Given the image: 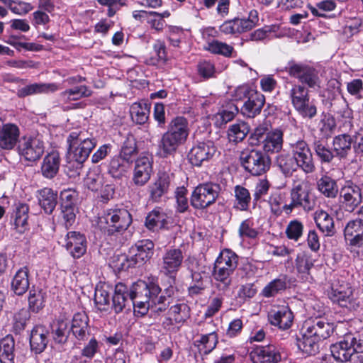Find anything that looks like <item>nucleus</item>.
Masks as SVG:
<instances>
[{
  "mask_svg": "<svg viewBox=\"0 0 363 363\" xmlns=\"http://www.w3.org/2000/svg\"><path fill=\"white\" fill-rule=\"evenodd\" d=\"M130 298L133 299H143L144 297H152V303H159V286L153 281L147 283L139 280L134 283L129 289Z\"/></svg>",
  "mask_w": 363,
  "mask_h": 363,
  "instance_id": "16",
  "label": "nucleus"
},
{
  "mask_svg": "<svg viewBox=\"0 0 363 363\" xmlns=\"http://www.w3.org/2000/svg\"><path fill=\"white\" fill-rule=\"evenodd\" d=\"M303 118L312 119L317 115V106L314 99L311 97L294 107Z\"/></svg>",
  "mask_w": 363,
  "mask_h": 363,
  "instance_id": "52",
  "label": "nucleus"
},
{
  "mask_svg": "<svg viewBox=\"0 0 363 363\" xmlns=\"http://www.w3.org/2000/svg\"><path fill=\"white\" fill-rule=\"evenodd\" d=\"M29 207L26 203H19L15 211L14 225L19 233H23L28 225Z\"/></svg>",
  "mask_w": 363,
  "mask_h": 363,
  "instance_id": "50",
  "label": "nucleus"
},
{
  "mask_svg": "<svg viewBox=\"0 0 363 363\" xmlns=\"http://www.w3.org/2000/svg\"><path fill=\"white\" fill-rule=\"evenodd\" d=\"M15 341L11 335L0 340V363H14Z\"/></svg>",
  "mask_w": 363,
  "mask_h": 363,
  "instance_id": "35",
  "label": "nucleus"
},
{
  "mask_svg": "<svg viewBox=\"0 0 363 363\" xmlns=\"http://www.w3.org/2000/svg\"><path fill=\"white\" fill-rule=\"evenodd\" d=\"M291 202L283 206L286 213H291L294 208H301L306 212L311 211L315 206V199L307 186L303 183L293 186L290 192Z\"/></svg>",
  "mask_w": 363,
  "mask_h": 363,
  "instance_id": "8",
  "label": "nucleus"
},
{
  "mask_svg": "<svg viewBox=\"0 0 363 363\" xmlns=\"http://www.w3.org/2000/svg\"><path fill=\"white\" fill-rule=\"evenodd\" d=\"M234 196V208L241 211H246L249 209L252 197L247 189L240 185L235 186Z\"/></svg>",
  "mask_w": 363,
  "mask_h": 363,
  "instance_id": "38",
  "label": "nucleus"
},
{
  "mask_svg": "<svg viewBox=\"0 0 363 363\" xmlns=\"http://www.w3.org/2000/svg\"><path fill=\"white\" fill-rule=\"evenodd\" d=\"M94 301L99 309L106 310L110 302L108 291L103 286L96 287L94 294Z\"/></svg>",
  "mask_w": 363,
  "mask_h": 363,
  "instance_id": "63",
  "label": "nucleus"
},
{
  "mask_svg": "<svg viewBox=\"0 0 363 363\" xmlns=\"http://www.w3.org/2000/svg\"><path fill=\"white\" fill-rule=\"evenodd\" d=\"M276 164L285 177H291L298 168L294 157L290 153H281L277 156Z\"/></svg>",
  "mask_w": 363,
  "mask_h": 363,
  "instance_id": "40",
  "label": "nucleus"
},
{
  "mask_svg": "<svg viewBox=\"0 0 363 363\" xmlns=\"http://www.w3.org/2000/svg\"><path fill=\"white\" fill-rule=\"evenodd\" d=\"M286 288V278L285 277L275 279L270 281L262 291V294L267 298L273 297Z\"/></svg>",
  "mask_w": 363,
  "mask_h": 363,
  "instance_id": "53",
  "label": "nucleus"
},
{
  "mask_svg": "<svg viewBox=\"0 0 363 363\" xmlns=\"http://www.w3.org/2000/svg\"><path fill=\"white\" fill-rule=\"evenodd\" d=\"M52 335L56 343H65L70 332L69 324L67 320H57L51 325Z\"/></svg>",
  "mask_w": 363,
  "mask_h": 363,
  "instance_id": "43",
  "label": "nucleus"
},
{
  "mask_svg": "<svg viewBox=\"0 0 363 363\" xmlns=\"http://www.w3.org/2000/svg\"><path fill=\"white\" fill-rule=\"evenodd\" d=\"M152 164L147 157H141L135 161L133 180L136 184L143 185L150 177Z\"/></svg>",
  "mask_w": 363,
  "mask_h": 363,
  "instance_id": "28",
  "label": "nucleus"
},
{
  "mask_svg": "<svg viewBox=\"0 0 363 363\" xmlns=\"http://www.w3.org/2000/svg\"><path fill=\"white\" fill-rule=\"evenodd\" d=\"M19 155L29 162L38 160L43 155L45 145L39 137L24 138L18 147Z\"/></svg>",
  "mask_w": 363,
  "mask_h": 363,
  "instance_id": "14",
  "label": "nucleus"
},
{
  "mask_svg": "<svg viewBox=\"0 0 363 363\" xmlns=\"http://www.w3.org/2000/svg\"><path fill=\"white\" fill-rule=\"evenodd\" d=\"M28 274L29 270L26 267L16 272L11 281V289L16 295L22 296L28 289L30 285Z\"/></svg>",
  "mask_w": 363,
  "mask_h": 363,
  "instance_id": "32",
  "label": "nucleus"
},
{
  "mask_svg": "<svg viewBox=\"0 0 363 363\" xmlns=\"http://www.w3.org/2000/svg\"><path fill=\"white\" fill-rule=\"evenodd\" d=\"M49 329L44 325H35L30 333V345L35 353H40L46 348L48 343Z\"/></svg>",
  "mask_w": 363,
  "mask_h": 363,
  "instance_id": "25",
  "label": "nucleus"
},
{
  "mask_svg": "<svg viewBox=\"0 0 363 363\" xmlns=\"http://www.w3.org/2000/svg\"><path fill=\"white\" fill-rule=\"evenodd\" d=\"M313 259L306 252L300 253L296 259V268L298 273L308 274L310 269L313 267Z\"/></svg>",
  "mask_w": 363,
  "mask_h": 363,
  "instance_id": "58",
  "label": "nucleus"
},
{
  "mask_svg": "<svg viewBox=\"0 0 363 363\" xmlns=\"http://www.w3.org/2000/svg\"><path fill=\"white\" fill-rule=\"evenodd\" d=\"M133 17L136 20L146 21L152 28L159 30V13L154 11H134Z\"/></svg>",
  "mask_w": 363,
  "mask_h": 363,
  "instance_id": "54",
  "label": "nucleus"
},
{
  "mask_svg": "<svg viewBox=\"0 0 363 363\" xmlns=\"http://www.w3.org/2000/svg\"><path fill=\"white\" fill-rule=\"evenodd\" d=\"M132 223L129 211L124 208L117 206L107 208L99 217V228L108 234L125 230Z\"/></svg>",
  "mask_w": 363,
  "mask_h": 363,
  "instance_id": "6",
  "label": "nucleus"
},
{
  "mask_svg": "<svg viewBox=\"0 0 363 363\" xmlns=\"http://www.w3.org/2000/svg\"><path fill=\"white\" fill-rule=\"evenodd\" d=\"M60 165V157L57 152H52L47 155L41 164L42 175L46 179H52L58 173Z\"/></svg>",
  "mask_w": 363,
  "mask_h": 363,
  "instance_id": "29",
  "label": "nucleus"
},
{
  "mask_svg": "<svg viewBox=\"0 0 363 363\" xmlns=\"http://www.w3.org/2000/svg\"><path fill=\"white\" fill-rule=\"evenodd\" d=\"M124 161L121 155L113 157L109 163L108 173L113 177L119 178L125 172Z\"/></svg>",
  "mask_w": 363,
  "mask_h": 363,
  "instance_id": "62",
  "label": "nucleus"
},
{
  "mask_svg": "<svg viewBox=\"0 0 363 363\" xmlns=\"http://www.w3.org/2000/svg\"><path fill=\"white\" fill-rule=\"evenodd\" d=\"M240 160L244 169L253 176L266 173L271 165L269 157L265 152L255 149L242 151Z\"/></svg>",
  "mask_w": 363,
  "mask_h": 363,
  "instance_id": "7",
  "label": "nucleus"
},
{
  "mask_svg": "<svg viewBox=\"0 0 363 363\" xmlns=\"http://www.w3.org/2000/svg\"><path fill=\"white\" fill-rule=\"evenodd\" d=\"M352 137L348 133L335 136L333 139V152L340 160L347 159L353 152Z\"/></svg>",
  "mask_w": 363,
  "mask_h": 363,
  "instance_id": "21",
  "label": "nucleus"
},
{
  "mask_svg": "<svg viewBox=\"0 0 363 363\" xmlns=\"http://www.w3.org/2000/svg\"><path fill=\"white\" fill-rule=\"evenodd\" d=\"M352 343V335L349 334L346 335L342 340L333 345L331 353L334 359L340 362H347L354 353Z\"/></svg>",
  "mask_w": 363,
  "mask_h": 363,
  "instance_id": "22",
  "label": "nucleus"
},
{
  "mask_svg": "<svg viewBox=\"0 0 363 363\" xmlns=\"http://www.w3.org/2000/svg\"><path fill=\"white\" fill-rule=\"evenodd\" d=\"M313 149L322 163H330L335 157L333 150L330 149L324 140H315L313 143Z\"/></svg>",
  "mask_w": 363,
  "mask_h": 363,
  "instance_id": "44",
  "label": "nucleus"
},
{
  "mask_svg": "<svg viewBox=\"0 0 363 363\" xmlns=\"http://www.w3.org/2000/svg\"><path fill=\"white\" fill-rule=\"evenodd\" d=\"M64 246L73 258L79 259L86 252L87 240L84 234L77 231H69L65 238Z\"/></svg>",
  "mask_w": 363,
  "mask_h": 363,
  "instance_id": "15",
  "label": "nucleus"
},
{
  "mask_svg": "<svg viewBox=\"0 0 363 363\" xmlns=\"http://www.w3.org/2000/svg\"><path fill=\"white\" fill-rule=\"evenodd\" d=\"M306 152L295 157L298 168L306 174H311L315 170V162L311 149H307Z\"/></svg>",
  "mask_w": 363,
  "mask_h": 363,
  "instance_id": "49",
  "label": "nucleus"
},
{
  "mask_svg": "<svg viewBox=\"0 0 363 363\" xmlns=\"http://www.w3.org/2000/svg\"><path fill=\"white\" fill-rule=\"evenodd\" d=\"M28 301L29 310L38 313L45 306V293L40 289L33 287L29 291Z\"/></svg>",
  "mask_w": 363,
  "mask_h": 363,
  "instance_id": "47",
  "label": "nucleus"
},
{
  "mask_svg": "<svg viewBox=\"0 0 363 363\" xmlns=\"http://www.w3.org/2000/svg\"><path fill=\"white\" fill-rule=\"evenodd\" d=\"M88 317L84 313H77L74 315L71 330L79 340H84L88 335Z\"/></svg>",
  "mask_w": 363,
  "mask_h": 363,
  "instance_id": "37",
  "label": "nucleus"
},
{
  "mask_svg": "<svg viewBox=\"0 0 363 363\" xmlns=\"http://www.w3.org/2000/svg\"><path fill=\"white\" fill-rule=\"evenodd\" d=\"M189 317V307L184 303H177L170 307L166 320L163 321L164 328H168L174 323L184 322Z\"/></svg>",
  "mask_w": 363,
  "mask_h": 363,
  "instance_id": "30",
  "label": "nucleus"
},
{
  "mask_svg": "<svg viewBox=\"0 0 363 363\" xmlns=\"http://www.w3.org/2000/svg\"><path fill=\"white\" fill-rule=\"evenodd\" d=\"M183 260L182 252L179 249L168 250L163 257V269L165 270V278L169 286L165 288L166 296H160V312L166 309L173 299L172 296L174 293V284L175 283V274L179 269Z\"/></svg>",
  "mask_w": 363,
  "mask_h": 363,
  "instance_id": "5",
  "label": "nucleus"
},
{
  "mask_svg": "<svg viewBox=\"0 0 363 363\" xmlns=\"http://www.w3.org/2000/svg\"><path fill=\"white\" fill-rule=\"evenodd\" d=\"M132 301L128 287L123 283H118L115 286L112 297V307L114 311L118 313L127 307L130 309Z\"/></svg>",
  "mask_w": 363,
  "mask_h": 363,
  "instance_id": "20",
  "label": "nucleus"
},
{
  "mask_svg": "<svg viewBox=\"0 0 363 363\" xmlns=\"http://www.w3.org/2000/svg\"><path fill=\"white\" fill-rule=\"evenodd\" d=\"M344 235L350 245L363 246V223L358 219L349 221L345 228Z\"/></svg>",
  "mask_w": 363,
  "mask_h": 363,
  "instance_id": "26",
  "label": "nucleus"
},
{
  "mask_svg": "<svg viewBox=\"0 0 363 363\" xmlns=\"http://www.w3.org/2000/svg\"><path fill=\"white\" fill-rule=\"evenodd\" d=\"M317 227L325 236H333L335 233L333 218L325 211L320 210L314 213Z\"/></svg>",
  "mask_w": 363,
  "mask_h": 363,
  "instance_id": "31",
  "label": "nucleus"
},
{
  "mask_svg": "<svg viewBox=\"0 0 363 363\" xmlns=\"http://www.w3.org/2000/svg\"><path fill=\"white\" fill-rule=\"evenodd\" d=\"M216 152V147L211 140L199 142L193 145L189 154V162L196 167H201L209 161Z\"/></svg>",
  "mask_w": 363,
  "mask_h": 363,
  "instance_id": "13",
  "label": "nucleus"
},
{
  "mask_svg": "<svg viewBox=\"0 0 363 363\" xmlns=\"http://www.w3.org/2000/svg\"><path fill=\"white\" fill-rule=\"evenodd\" d=\"M111 266L115 270L119 272L136 267L135 262L129 252L128 255L121 254L114 256L111 262Z\"/></svg>",
  "mask_w": 363,
  "mask_h": 363,
  "instance_id": "55",
  "label": "nucleus"
},
{
  "mask_svg": "<svg viewBox=\"0 0 363 363\" xmlns=\"http://www.w3.org/2000/svg\"><path fill=\"white\" fill-rule=\"evenodd\" d=\"M318 191L328 198H335L340 192L336 180L329 176L322 177L317 182Z\"/></svg>",
  "mask_w": 363,
  "mask_h": 363,
  "instance_id": "42",
  "label": "nucleus"
},
{
  "mask_svg": "<svg viewBox=\"0 0 363 363\" xmlns=\"http://www.w3.org/2000/svg\"><path fill=\"white\" fill-rule=\"evenodd\" d=\"M334 331L333 324L322 318L306 320L297 337L298 348L308 355H314L319 351L320 342L328 338Z\"/></svg>",
  "mask_w": 363,
  "mask_h": 363,
  "instance_id": "1",
  "label": "nucleus"
},
{
  "mask_svg": "<svg viewBox=\"0 0 363 363\" xmlns=\"http://www.w3.org/2000/svg\"><path fill=\"white\" fill-rule=\"evenodd\" d=\"M286 71L291 77L297 79L302 85L305 84L313 89L320 87L318 72L310 65L290 62L286 67Z\"/></svg>",
  "mask_w": 363,
  "mask_h": 363,
  "instance_id": "10",
  "label": "nucleus"
},
{
  "mask_svg": "<svg viewBox=\"0 0 363 363\" xmlns=\"http://www.w3.org/2000/svg\"><path fill=\"white\" fill-rule=\"evenodd\" d=\"M67 157L78 164H82L97 144V140L86 130H75L67 138Z\"/></svg>",
  "mask_w": 363,
  "mask_h": 363,
  "instance_id": "2",
  "label": "nucleus"
},
{
  "mask_svg": "<svg viewBox=\"0 0 363 363\" xmlns=\"http://www.w3.org/2000/svg\"><path fill=\"white\" fill-rule=\"evenodd\" d=\"M253 363H278L281 360V354L272 344L255 347L250 353Z\"/></svg>",
  "mask_w": 363,
  "mask_h": 363,
  "instance_id": "17",
  "label": "nucleus"
},
{
  "mask_svg": "<svg viewBox=\"0 0 363 363\" xmlns=\"http://www.w3.org/2000/svg\"><path fill=\"white\" fill-rule=\"evenodd\" d=\"M61 89L57 83H33L19 88L17 96L24 98L34 94L54 93Z\"/></svg>",
  "mask_w": 363,
  "mask_h": 363,
  "instance_id": "23",
  "label": "nucleus"
},
{
  "mask_svg": "<svg viewBox=\"0 0 363 363\" xmlns=\"http://www.w3.org/2000/svg\"><path fill=\"white\" fill-rule=\"evenodd\" d=\"M258 13L256 10H252L247 18H235L238 33L246 32L253 28L258 22Z\"/></svg>",
  "mask_w": 363,
  "mask_h": 363,
  "instance_id": "56",
  "label": "nucleus"
},
{
  "mask_svg": "<svg viewBox=\"0 0 363 363\" xmlns=\"http://www.w3.org/2000/svg\"><path fill=\"white\" fill-rule=\"evenodd\" d=\"M177 230L176 222L172 216L160 214V235L167 239L175 238Z\"/></svg>",
  "mask_w": 363,
  "mask_h": 363,
  "instance_id": "51",
  "label": "nucleus"
},
{
  "mask_svg": "<svg viewBox=\"0 0 363 363\" xmlns=\"http://www.w3.org/2000/svg\"><path fill=\"white\" fill-rule=\"evenodd\" d=\"M154 243L150 240L138 241L129 249L135 266L140 267L146 263L153 255Z\"/></svg>",
  "mask_w": 363,
  "mask_h": 363,
  "instance_id": "18",
  "label": "nucleus"
},
{
  "mask_svg": "<svg viewBox=\"0 0 363 363\" xmlns=\"http://www.w3.org/2000/svg\"><path fill=\"white\" fill-rule=\"evenodd\" d=\"M238 264V255L230 250H223L216 259L213 268V278L216 288L225 294L232 283L231 275Z\"/></svg>",
  "mask_w": 363,
  "mask_h": 363,
  "instance_id": "3",
  "label": "nucleus"
},
{
  "mask_svg": "<svg viewBox=\"0 0 363 363\" xmlns=\"http://www.w3.org/2000/svg\"><path fill=\"white\" fill-rule=\"evenodd\" d=\"M57 193L50 188H44L38 191V201L44 211L50 214L57 205Z\"/></svg>",
  "mask_w": 363,
  "mask_h": 363,
  "instance_id": "36",
  "label": "nucleus"
},
{
  "mask_svg": "<svg viewBox=\"0 0 363 363\" xmlns=\"http://www.w3.org/2000/svg\"><path fill=\"white\" fill-rule=\"evenodd\" d=\"M20 137V129L14 123H6L4 128L0 133V147L4 150H12Z\"/></svg>",
  "mask_w": 363,
  "mask_h": 363,
  "instance_id": "27",
  "label": "nucleus"
},
{
  "mask_svg": "<svg viewBox=\"0 0 363 363\" xmlns=\"http://www.w3.org/2000/svg\"><path fill=\"white\" fill-rule=\"evenodd\" d=\"M221 191L217 183L206 182L199 184L191 196V204L196 209H205L214 203Z\"/></svg>",
  "mask_w": 363,
  "mask_h": 363,
  "instance_id": "9",
  "label": "nucleus"
},
{
  "mask_svg": "<svg viewBox=\"0 0 363 363\" xmlns=\"http://www.w3.org/2000/svg\"><path fill=\"white\" fill-rule=\"evenodd\" d=\"M152 297L146 296L143 299H133L131 306L134 308V313L140 315H144L147 313L150 308L156 306L157 303H152Z\"/></svg>",
  "mask_w": 363,
  "mask_h": 363,
  "instance_id": "60",
  "label": "nucleus"
},
{
  "mask_svg": "<svg viewBox=\"0 0 363 363\" xmlns=\"http://www.w3.org/2000/svg\"><path fill=\"white\" fill-rule=\"evenodd\" d=\"M137 154L136 140L132 133H128L122 143L120 155L126 163L129 164L133 162V158Z\"/></svg>",
  "mask_w": 363,
  "mask_h": 363,
  "instance_id": "34",
  "label": "nucleus"
},
{
  "mask_svg": "<svg viewBox=\"0 0 363 363\" xmlns=\"http://www.w3.org/2000/svg\"><path fill=\"white\" fill-rule=\"evenodd\" d=\"M218 342V335H201L200 338L196 340L194 345L195 347H198L200 352H203L204 354H208L216 347Z\"/></svg>",
  "mask_w": 363,
  "mask_h": 363,
  "instance_id": "46",
  "label": "nucleus"
},
{
  "mask_svg": "<svg viewBox=\"0 0 363 363\" xmlns=\"http://www.w3.org/2000/svg\"><path fill=\"white\" fill-rule=\"evenodd\" d=\"M303 231V223L295 219L291 220L286 228V237L294 241L298 240V239L302 236Z\"/></svg>",
  "mask_w": 363,
  "mask_h": 363,
  "instance_id": "61",
  "label": "nucleus"
},
{
  "mask_svg": "<svg viewBox=\"0 0 363 363\" xmlns=\"http://www.w3.org/2000/svg\"><path fill=\"white\" fill-rule=\"evenodd\" d=\"M250 132V126L245 122H239L230 125L228 136L230 141L239 143L242 141Z\"/></svg>",
  "mask_w": 363,
  "mask_h": 363,
  "instance_id": "45",
  "label": "nucleus"
},
{
  "mask_svg": "<svg viewBox=\"0 0 363 363\" xmlns=\"http://www.w3.org/2000/svg\"><path fill=\"white\" fill-rule=\"evenodd\" d=\"M150 104L145 101L135 102L130 108V113L133 121L138 124H144L148 119Z\"/></svg>",
  "mask_w": 363,
  "mask_h": 363,
  "instance_id": "41",
  "label": "nucleus"
},
{
  "mask_svg": "<svg viewBox=\"0 0 363 363\" xmlns=\"http://www.w3.org/2000/svg\"><path fill=\"white\" fill-rule=\"evenodd\" d=\"M4 4L13 13L20 16H24L34 9L31 4L20 0H5Z\"/></svg>",
  "mask_w": 363,
  "mask_h": 363,
  "instance_id": "57",
  "label": "nucleus"
},
{
  "mask_svg": "<svg viewBox=\"0 0 363 363\" xmlns=\"http://www.w3.org/2000/svg\"><path fill=\"white\" fill-rule=\"evenodd\" d=\"M340 198L345 210L352 213L362 202V188L351 180L345 181L340 189Z\"/></svg>",
  "mask_w": 363,
  "mask_h": 363,
  "instance_id": "12",
  "label": "nucleus"
},
{
  "mask_svg": "<svg viewBox=\"0 0 363 363\" xmlns=\"http://www.w3.org/2000/svg\"><path fill=\"white\" fill-rule=\"evenodd\" d=\"M265 103V97L260 92L252 93L241 107V113L250 118L260 113Z\"/></svg>",
  "mask_w": 363,
  "mask_h": 363,
  "instance_id": "24",
  "label": "nucleus"
},
{
  "mask_svg": "<svg viewBox=\"0 0 363 363\" xmlns=\"http://www.w3.org/2000/svg\"><path fill=\"white\" fill-rule=\"evenodd\" d=\"M353 152L356 157H363V128H359L352 135Z\"/></svg>",
  "mask_w": 363,
  "mask_h": 363,
  "instance_id": "64",
  "label": "nucleus"
},
{
  "mask_svg": "<svg viewBox=\"0 0 363 363\" xmlns=\"http://www.w3.org/2000/svg\"><path fill=\"white\" fill-rule=\"evenodd\" d=\"M329 298L333 302L349 310L356 311L359 307V301L354 297L353 289L348 283L333 285Z\"/></svg>",
  "mask_w": 363,
  "mask_h": 363,
  "instance_id": "11",
  "label": "nucleus"
},
{
  "mask_svg": "<svg viewBox=\"0 0 363 363\" xmlns=\"http://www.w3.org/2000/svg\"><path fill=\"white\" fill-rule=\"evenodd\" d=\"M91 94L92 91L88 86L81 85L61 92L60 99L64 103H69L72 101H77L82 98L89 97Z\"/></svg>",
  "mask_w": 363,
  "mask_h": 363,
  "instance_id": "39",
  "label": "nucleus"
},
{
  "mask_svg": "<svg viewBox=\"0 0 363 363\" xmlns=\"http://www.w3.org/2000/svg\"><path fill=\"white\" fill-rule=\"evenodd\" d=\"M269 323L281 330H287L292 325L294 315L287 306L272 310L268 314Z\"/></svg>",
  "mask_w": 363,
  "mask_h": 363,
  "instance_id": "19",
  "label": "nucleus"
},
{
  "mask_svg": "<svg viewBox=\"0 0 363 363\" xmlns=\"http://www.w3.org/2000/svg\"><path fill=\"white\" fill-rule=\"evenodd\" d=\"M104 177L96 171H90L84 179V185L92 191H97L102 187Z\"/></svg>",
  "mask_w": 363,
  "mask_h": 363,
  "instance_id": "59",
  "label": "nucleus"
},
{
  "mask_svg": "<svg viewBox=\"0 0 363 363\" xmlns=\"http://www.w3.org/2000/svg\"><path fill=\"white\" fill-rule=\"evenodd\" d=\"M283 147V132L275 129L267 133L263 140V150L267 152H278Z\"/></svg>",
  "mask_w": 363,
  "mask_h": 363,
  "instance_id": "33",
  "label": "nucleus"
},
{
  "mask_svg": "<svg viewBox=\"0 0 363 363\" xmlns=\"http://www.w3.org/2000/svg\"><path fill=\"white\" fill-rule=\"evenodd\" d=\"M188 136V123L184 117H177L172 121L168 130L163 135L162 153L160 157H169L171 162L172 155L175 152L179 145L182 143Z\"/></svg>",
  "mask_w": 363,
  "mask_h": 363,
  "instance_id": "4",
  "label": "nucleus"
},
{
  "mask_svg": "<svg viewBox=\"0 0 363 363\" xmlns=\"http://www.w3.org/2000/svg\"><path fill=\"white\" fill-rule=\"evenodd\" d=\"M293 107L310 98L309 91L303 85L294 84L288 91Z\"/></svg>",
  "mask_w": 363,
  "mask_h": 363,
  "instance_id": "48",
  "label": "nucleus"
}]
</instances>
